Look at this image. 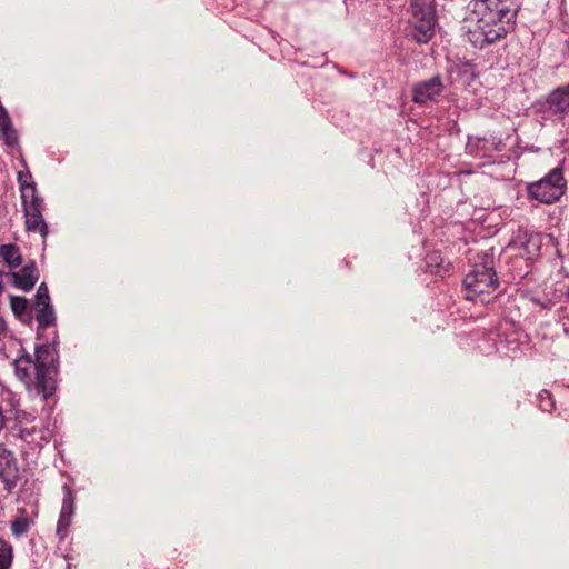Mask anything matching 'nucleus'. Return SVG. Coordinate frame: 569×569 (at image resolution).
<instances>
[{
  "label": "nucleus",
  "mask_w": 569,
  "mask_h": 569,
  "mask_svg": "<svg viewBox=\"0 0 569 569\" xmlns=\"http://www.w3.org/2000/svg\"><path fill=\"white\" fill-rule=\"evenodd\" d=\"M6 332H7V323L2 318H0V338L2 336H4Z\"/></svg>",
  "instance_id": "23"
},
{
  "label": "nucleus",
  "mask_w": 569,
  "mask_h": 569,
  "mask_svg": "<svg viewBox=\"0 0 569 569\" xmlns=\"http://www.w3.org/2000/svg\"><path fill=\"white\" fill-rule=\"evenodd\" d=\"M18 181L20 183L23 209L26 210L30 204L41 207L42 200L37 194L36 184L33 182H23L22 172L18 173Z\"/></svg>",
  "instance_id": "13"
},
{
  "label": "nucleus",
  "mask_w": 569,
  "mask_h": 569,
  "mask_svg": "<svg viewBox=\"0 0 569 569\" xmlns=\"http://www.w3.org/2000/svg\"><path fill=\"white\" fill-rule=\"evenodd\" d=\"M66 493L63 497L59 520L57 523V535L60 540H63L69 532V527L74 513V496L68 487H64Z\"/></svg>",
  "instance_id": "8"
},
{
  "label": "nucleus",
  "mask_w": 569,
  "mask_h": 569,
  "mask_svg": "<svg viewBox=\"0 0 569 569\" xmlns=\"http://www.w3.org/2000/svg\"><path fill=\"white\" fill-rule=\"evenodd\" d=\"M566 181L559 168L552 169L545 178L528 186L531 198L543 202L552 203L565 192Z\"/></svg>",
  "instance_id": "5"
},
{
  "label": "nucleus",
  "mask_w": 569,
  "mask_h": 569,
  "mask_svg": "<svg viewBox=\"0 0 569 569\" xmlns=\"http://www.w3.org/2000/svg\"><path fill=\"white\" fill-rule=\"evenodd\" d=\"M13 560L12 546L0 539V569H10Z\"/></svg>",
  "instance_id": "16"
},
{
  "label": "nucleus",
  "mask_w": 569,
  "mask_h": 569,
  "mask_svg": "<svg viewBox=\"0 0 569 569\" xmlns=\"http://www.w3.org/2000/svg\"><path fill=\"white\" fill-rule=\"evenodd\" d=\"M36 307H40V305H49L50 303V297L48 292V288L46 283H41L38 287L37 295H36Z\"/></svg>",
  "instance_id": "20"
},
{
  "label": "nucleus",
  "mask_w": 569,
  "mask_h": 569,
  "mask_svg": "<svg viewBox=\"0 0 569 569\" xmlns=\"http://www.w3.org/2000/svg\"><path fill=\"white\" fill-rule=\"evenodd\" d=\"M467 148L471 151L472 143H471V142H469V143L467 144Z\"/></svg>",
  "instance_id": "26"
},
{
  "label": "nucleus",
  "mask_w": 569,
  "mask_h": 569,
  "mask_svg": "<svg viewBox=\"0 0 569 569\" xmlns=\"http://www.w3.org/2000/svg\"><path fill=\"white\" fill-rule=\"evenodd\" d=\"M37 308L36 320L39 327H49L54 323L56 315L52 306L49 305H40Z\"/></svg>",
  "instance_id": "14"
},
{
  "label": "nucleus",
  "mask_w": 569,
  "mask_h": 569,
  "mask_svg": "<svg viewBox=\"0 0 569 569\" xmlns=\"http://www.w3.org/2000/svg\"><path fill=\"white\" fill-rule=\"evenodd\" d=\"M17 437L27 443H32L36 441L37 427H27L20 426V428H16Z\"/></svg>",
  "instance_id": "19"
},
{
  "label": "nucleus",
  "mask_w": 569,
  "mask_h": 569,
  "mask_svg": "<svg viewBox=\"0 0 569 569\" xmlns=\"http://www.w3.org/2000/svg\"><path fill=\"white\" fill-rule=\"evenodd\" d=\"M516 17L515 0H473L467 20L468 39L483 48L505 37Z\"/></svg>",
  "instance_id": "1"
},
{
  "label": "nucleus",
  "mask_w": 569,
  "mask_h": 569,
  "mask_svg": "<svg viewBox=\"0 0 569 569\" xmlns=\"http://www.w3.org/2000/svg\"><path fill=\"white\" fill-rule=\"evenodd\" d=\"M443 90L442 81L439 77H432L421 81L413 87L412 100L418 104H426L437 101Z\"/></svg>",
  "instance_id": "6"
},
{
  "label": "nucleus",
  "mask_w": 569,
  "mask_h": 569,
  "mask_svg": "<svg viewBox=\"0 0 569 569\" xmlns=\"http://www.w3.org/2000/svg\"><path fill=\"white\" fill-rule=\"evenodd\" d=\"M12 277L17 288L28 291L33 288L38 280V270L33 264L26 266L20 271L14 272Z\"/></svg>",
  "instance_id": "12"
},
{
  "label": "nucleus",
  "mask_w": 569,
  "mask_h": 569,
  "mask_svg": "<svg viewBox=\"0 0 569 569\" xmlns=\"http://www.w3.org/2000/svg\"><path fill=\"white\" fill-rule=\"evenodd\" d=\"M547 109L553 114H562L569 110V89H557L547 99Z\"/></svg>",
  "instance_id": "11"
},
{
  "label": "nucleus",
  "mask_w": 569,
  "mask_h": 569,
  "mask_svg": "<svg viewBox=\"0 0 569 569\" xmlns=\"http://www.w3.org/2000/svg\"><path fill=\"white\" fill-rule=\"evenodd\" d=\"M545 395H546V398H548V399L550 398V395L547 391H545Z\"/></svg>",
  "instance_id": "27"
},
{
  "label": "nucleus",
  "mask_w": 569,
  "mask_h": 569,
  "mask_svg": "<svg viewBox=\"0 0 569 569\" xmlns=\"http://www.w3.org/2000/svg\"><path fill=\"white\" fill-rule=\"evenodd\" d=\"M541 243L539 233L527 230H520L515 240V246L522 249L529 258H532L540 251Z\"/></svg>",
  "instance_id": "9"
},
{
  "label": "nucleus",
  "mask_w": 569,
  "mask_h": 569,
  "mask_svg": "<svg viewBox=\"0 0 569 569\" xmlns=\"http://www.w3.org/2000/svg\"><path fill=\"white\" fill-rule=\"evenodd\" d=\"M37 418L36 411H27L22 409H17L14 412V419L17 421V427L20 428V426H27L29 423H32Z\"/></svg>",
  "instance_id": "17"
},
{
  "label": "nucleus",
  "mask_w": 569,
  "mask_h": 569,
  "mask_svg": "<svg viewBox=\"0 0 569 569\" xmlns=\"http://www.w3.org/2000/svg\"><path fill=\"white\" fill-rule=\"evenodd\" d=\"M28 231L38 232L43 238L48 234V227L41 213V207L30 204L24 210Z\"/></svg>",
  "instance_id": "10"
},
{
  "label": "nucleus",
  "mask_w": 569,
  "mask_h": 569,
  "mask_svg": "<svg viewBox=\"0 0 569 569\" xmlns=\"http://www.w3.org/2000/svg\"><path fill=\"white\" fill-rule=\"evenodd\" d=\"M30 178H31V177H30V173H29V172H27V173H23V172H22V181H23V182H28V179H30Z\"/></svg>",
  "instance_id": "24"
},
{
  "label": "nucleus",
  "mask_w": 569,
  "mask_h": 569,
  "mask_svg": "<svg viewBox=\"0 0 569 569\" xmlns=\"http://www.w3.org/2000/svg\"><path fill=\"white\" fill-rule=\"evenodd\" d=\"M412 37L420 43H427L435 33L436 11L433 0H411Z\"/></svg>",
  "instance_id": "4"
},
{
  "label": "nucleus",
  "mask_w": 569,
  "mask_h": 569,
  "mask_svg": "<svg viewBox=\"0 0 569 569\" xmlns=\"http://www.w3.org/2000/svg\"><path fill=\"white\" fill-rule=\"evenodd\" d=\"M18 465L14 453L3 446H0V479L7 490L16 487L18 480Z\"/></svg>",
  "instance_id": "7"
},
{
  "label": "nucleus",
  "mask_w": 569,
  "mask_h": 569,
  "mask_svg": "<svg viewBox=\"0 0 569 569\" xmlns=\"http://www.w3.org/2000/svg\"><path fill=\"white\" fill-rule=\"evenodd\" d=\"M563 331H565V335H566L567 337H569V328H567L566 326H563Z\"/></svg>",
  "instance_id": "25"
},
{
  "label": "nucleus",
  "mask_w": 569,
  "mask_h": 569,
  "mask_svg": "<svg viewBox=\"0 0 569 569\" xmlns=\"http://www.w3.org/2000/svg\"><path fill=\"white\" fill-rule=\"evenodd\" d=\"M28 307V301L21 297H12L11 298V309L14 315H22Z\"/></svg>",
  "instance_id": "21"
},
{
  "label": "nucleus",
  "mask_w": 569,
  "mask_h": 569,
  "mask_svg": "<svg viewBox=\"0 0 569 569\" xmlns=\"http://www.w3.org/2000/svg\"><path fill=\"white\" fill-rule=\"evenodd\" d=\"M463 286L466 290V299L479 300L482 303L490 301L489 295L492 293L497 286L498 279L493 268L489 262L475 264L465 279Z\"/></svg>",
  "instance_id": "3"
},
{
  "label": "nucleus",
  "mask_w": 569,
  "mask_h": 569,
  "mask_svg": "<svg viewBox=\"0 0 569 569\" xmlns=\"http://www.w3.org/2000/svg\"><path fill=\"white\" fill-rule=\"evenodd\" d=\"M0 256L4 260V262L11 267L16 268L21 263V256L19 249L13 244H4L0 248Z\"/></svg>",
  "instance_id": "15"
},
{
  "label": "nucleus",
  "mask_w": 569,
  "mask_h": 569,
  "mask_svg": "<svg viewBox=\"0 0 569 569\" xmlns=\"http://www.w3.org/2000/svg\"><path fill=\"white\" fill-rule=\"evenodd\" d=\"M29 528H30V521L28 520V518H26L23 516L14 519L11 522V531H12L13 536H16V537L23 536L24 533H27Z\"/></svg>",
  "instance_id": "18"
},
{
  "label": "nucleus",
  "mask_w": 569,
  "mask_h": 569,
  "mask_svg": "<svg viewBox=\"0 0 569 569\" xmlns=\"http://www.w3.org/2000/svg\"><path fill=\"white\" fill-rule=\"evenodd\" d=\"M36 359L23 353L13 361L17 378L27 389L34 388L44 398L50 397L56 388L57 352L50 345H41L34 349Z\"/></svg>",
  "instance_id": "2"
},
{
  "label": "nucleus",
  "mask_w": 569,
  "mask_h": 569,
  "mask_svg": "<svg viewBox=\"0 0 569 569\" xmlns=\"http://www.w3.org/2000/svg\"><path fill=\"white\" fill-rule=\"evenodd\" d=\"M457 73L462 79H468V78L472 77V70L468 66L459 68L457 70Z\"/></svg>",
  "instance_id": "22"
}]
</instances>
